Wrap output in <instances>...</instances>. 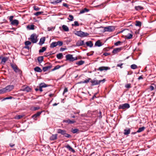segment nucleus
Segmentation results:
<instances>
[{
	"label": "nucleus",
	"instance_id": "nucleus-1",
	"mask_svg": "<svg viewBox=\"0 0 156 156\" xmlns=\"http://www.w3.org/2000/svg\"><path fill=\"white\" fill-rule=\"evenodd\" d=\"M10 65L12 68L16 73L19 74L20 75H22V71L19 69L17 66L16 64L11 63Z\"/></svg>",
	"mask_w": 156,
	"mask_h": 156
},
{
	"label": "nucleus",
	"instance_id": "nucleus-2",
	"mask_svg": "<svg viewBox=\"0 0 156 156\" xmlns=\"http://www.w3.org/2000/svg\"><path fill=\"white\" fill-rule=\"evenodd\" d=\"M105 81V79H104L102 80H95L94 79L93 80H92L91 79V81H90V82L91 83V86H94V85H98L101 82L104 83Z\"/></svg>",
	"mask_w": 156,
	"mask_h": 156
},
{
	"label": "nucleus",
	"instance_id": "nucleus-3",
	"mask_svg": "<svg viewBox=\"0 0 156 156\" xmlns=\"http://www.w3.org/2000/svg\"><path fill=\"white\" fill-rule=\"evenodd\" d=\"M75 34L80 37H85L89 35L88 33L84 32L81 31H76L75 33Z\"/></svg>",
	"mask_w": 156,
	"mask_h": 156
},
{
	"label": "nucleus",
	"instance_id": "nucleus-4",
	"mask_svg": "<svg viewBox=\"0 0 156 156\" xmlns=\"http://www.w3.org/2000/svg\"><path fill=\"white\" fill-rule=\"evenodd\" d=\"M130 107L129 104L128 103H126L119 105L118 107V109H119L126 110L129 108Z\"/></svg>",
	"mask_w": 156,
	"mask_h": 156
},
{
	"label": "nucleus",
	"instance_id": "nucleus-5",
	"mask_svg": "<svg viewBox=\"0 0 156 156\" xmlns=\"http://www.w3.org/2000/svg\"><path fill=\"white\" fill-rule=\"evenodd\" d=\"M30 39L32 42L33 43H36L37 41V37L35 34H31L30 36Z\"/></svg>",
	"mask_w": 156,
	"mask_h": 156
},
{
	"label": "nucleus",
	"instance_id": "nucleus-6",
	"mask_svg": "<svg viewBox=\"0 0 156 156\" xmlns=\"http://www.w3.org/2000/svg\"><path fill=\"white\" fill-rule=\"evenodd\" d=\"M105 31L112 32L115 30V28L113 26H109L105 27L104 29Z\"/></svg>",
	"mask_w": 156,
	"mask_h": 156
},
{
	"label": "nucleus",
	"instance_id": "nucleus-7",
	"mask_svg": "<svg viewBox=\"0 0 156 156\" xmlns=\"http://www.w3.org/2000/svg\"><path fill=\"white\" fill-rule=\"evenodd\" d=\"M14 86L13 85H9L4 88L6 92H9L14 88Z\"/></svg>",
	"mask_w": 156,
	"mask_h": 156
},
{
	"label": "nucleus",
	"instance_id": "nucleus-8",
	"mask_svg": "<svg viewBox=\"0 0 156 156\" xmlns=\"http://www.w3.org/2000/svg\"><path fill=\"white\" fill-rule=\"evenodd\" d=\"M42 111L38 112L32 116V118L35 120L37 119V117L39 116L42 113Z\"/></svg>",
	"mask_w": 156,
	"mask_h": 156
},
{
	"label": "nucleus",
	"instance_id": "nucleus-9",
	"mask_svg": "<svg viewBox=\"0 0 156 156\" xmlns=\"http://www.w3.org/2000/svg\"><path fill=\"white\" fill-rule=\"evenodd\" d=\"M66 60L69 61L70 62H73V55L71 54H67L66 56Z\"/></svg>",
	"mask_w": 156,
	"mask_h": 156
},
{
	"label": "nucleus",
	"instance_id": "nucleus-10",
	"mask_svg": "<svg viewBox=\"0 0 156 156\" xmlns=\"http://www.w3.org/2000/svg\"><path fill=\"white\" fill-rule=\"evenodd\" d=\"M110 69V68L108 67H105V66H101L99 67L98 69L97 70H99L100 71H102L104 70H109Z\"/></svg>",
	"mask_w": 156,
	"mask_h": 156
},
{
	"label": "nucleus",
	"instance_id": "nucleus-11",
	"mask_svg": "<svg viewBox=\"0 0 156 156\" xmlns=\"http://www.w3.org/2000/svg\"><path fill=\"white\" fill-rule=\"evenodd\" d=\"M122 49V47L115 48L113 49L112 53L114 54H116L117 53L120 52Z\"/></svg>",
	"mask_w": 156,
	"mask_h": 156
},
{
	"label": "nucleus",
	"instance_id": "nucleus-12",
	"mask_svg": "<svg viewBox=\"0 0 156 156\" xmlns=\"http://www.w3.org/2000/svg\"><path fill=\"white\" fill-rule=\"evenodd\" d=\"M63 0H50L51 3L53 5H57L61 2Z\"/></svg>",
	"mask_w": 156,
	"mask_h": 156
},
{
	"label": "nucleus",
	"instance_id": "nucleus-13",
	"mask_svg": "<svg viewBox=\"0 0 156 156\" xmlns=\"http://www.w3.org/2000/svg\"><path fill=\"white\" fill-rule=\"evenodd\" d=\"M149 89L151 91H152L154 90H156V83H152L149 86Z\"/></svg>",
	"mask_w": 156,
	"mask_h": 156
},
{
	"label": "nucleus",
	"instance_id": "nucleus-14",
	"mask_svg": "<svg viewBox=\"0 0 156 156\" xmlns=\"http://www.w3.org/2000/svg\"><path fill=\"white\" fill-rule=\"evenodd\" d=\"M63 122H65L68 124H72L76 122V121L73 120H71L69 119L66 120H64L63 121Z\"/></svg>",
	"mask_w": 156,
	"mask_h": 156
},
{
	"label": "nucleus",
	"instance_id": "nucleus-15",
	"mask_svg": "<svg viewBox=\"0 0 156 156\" xmlns=\"http://www.w3.org/2000/svg\"><path fill=\"white\" fill-rule=\"evenodd\" d=\"M66 132V130H62L60 129H57V133H58L60 134L63 136L64 135Z\"/></svg>",
	"mask_w": 156,
	"mask_h": 156
},
{
	"label": "nucleus",
	"instance_id": "nucleus-16",
	"mask_svg": "<svg viewBox=\"0 0 156 156\" xmlns=\"http://www.w3.org/2000/svg\"><path fill=\"white\" fill-rule=\"evenodd\" d=\"M57 138V134H52V135L50 137L49 139L51 141L56 140Z\"/></svg>",
	"mask_w": 156,
	"mask_h": 156
},
{
	"label": "nucleus",
	"instance_id": "nucleus-17",
	"mask_svg": "<svg viewBox=\"0 0 156 156\" xmlns=\"http://www.w3.org/2000/svg\"><path fill=\"white\" fill-rule=\"evenodd\" d=\"M19 22L18 20H12L11 22V24L12 25H16L17 26L19 24Z\"/></svg>",
	"mask_w": 156,
	"mask_h": 156
},
{
	"label": "nucleus",
	"instance_id": "nucleus-18",
	"mask_svg": "<svg viewBox=\"0 0 156 156\" xmlns=\"http://www.w3.org/2000/svg\"><path fill=\"white\" fill-rule=\"evenodd\" d=\"M84 44V41L83 40L78 41L76 43V45L77 46H82Z\"/></svg>",
	"mask_w": 156,
	"mask_h": 156
},
{
	"label": "nucleus",
	"instance_id": "nucleus-19",
	"mask_svg": "<svg viewBox=\"0 0 156 156\" xmlns=\"http://www.w3.org/2000/svg\"><path fill=\"white\" fill-rule=\"evenodd\" d=\"M45 40V37H41L40 39L39 44L40 45H42L44 43Z\"/></svg>",
	"mask_w": 156,
	"mask_h": 156
},
{
	"label": "nucleus",
	"instance_id": "nucleus-20",
	"mask_svg": "<svg viewBox=\"0 0 156 156\" xmlns=\"http://www.w3.org/2000/svg\"><path fill=\"white\" fill-rule=\"evenodd\" d=\"M65 147L66 148L68 149L70 151H71L73 153H74L75 152V151L73 149L70 145L68 144L66 146H65Z\"/></svg>",
	"mask_w": 156,
	"mask_h": 156
},
{
	"label": "nucleus",
	"instance_id": "nucleus-21",
	"mask_svg": "<svg viewBox=\"0 0 156 156\" xmlns=\"http://www.w3.org/2000/svg\"><path fill=\"white\" fill-rule=\"evenodd\" d=\"M52 67L51 65H50L48 66L43 67V70L45 72L47 71L48 69H50Z\"/></svg>",
	"mask_w": 156,
	"mask_h": 156
},
{
	"label": "nucleus",
	"instance_id": "nucleus-22",
	"mask_svg": "<svg viewBox=\"0 0 156 156\" xmlns=\"http://www.w3.org/2000/svg\"><path fill=\"white\" fill-rule=\"evenodd\" d=\"M86 44L88 46L91 48L93 47V44L91 41H89L86 42Z\"/></svg>",
	"mask_w": 156,
	"mask_h": 156
},
{
	"label": "nucleus",
	"instance_id": "nucleus-23",
	"mask_svg": "<svg viewBox=\"0 0 156 156\" xmlns=\"http://www.w3.org/2000/svg\"><path fill=\"white\" fill-rule=\"evenodd\" d=\"M134 8L137 11L141 10L144 9V8L143 7L139 5L135 6Z\"/></svg>",
	"mask_w": 156,
	"mask_h": 156
},
{
	"label": "nucleus",
	"instance_id": "nucleus-24",
	"mask_svg": "<svg viewBox=\"0 0 156 156\" xmlns=\"http://www.w3.org/2000/svg\"><path fill=\"white\" fill-rule=\"evenodd\" d=\"M8 58L7 57H4L2 58L1 63L3 65H4L6 62L8 60Z\"/></svg>",
	"mask_w": 156,
	"mask_h": 156
},
{
	"label": "nucleus",
	"instance_id": "nucleus-25",
	"mask_svg": "<svg viewBox=\"0 0 156 156\" xmlns=\"http://www.w3.org/2000/svg\"><path fill=\"white\" fill-rule=\"evenodd\" d=\"M34 70L37 72L41 73L42 72V70L40 67L36 66L34 68Z\"/></svg>",
	"mask_w": 156,
	"mask_h": 156
},
{
	"label": "nucleus",
	"instance_id": "nucleus-26",
	"mask_svg": "<svg viewBox=\"0 0 156 156\" xmlns=\"http://www.w3.org/2000/svg\"><path fill=\"white\" fill-rule=\"evenodd\" d=\"M130 130L129 129L127 128L124 129V134L125 135H127L129 134L130 133Z\"/></svg>",
	"mask_w": 156,
	"mask_h": 156
},
{
	"label": "nucleus",
	"instance_id": "nucleus-27",
	"mask_svg": "<svg viewBox=\"0 0 156 156\" xmlns=\"http://www.w3.org/2000/svg\"><path fill=\"white\" fill-rule=\"evenodd\" d=\"M95 45L98 47H100L102 45L101 43L100 40H98L95 43Z\"/></svg>",
	"mask_w": 156,
	"mask_h": 156
},
{
	"label": "nucleus",
	"instance_id": "nucleus-28",
	"mask_svg": "<svg viewBox=\"0 0 156 156\" xmlns=\"http://www.w3.org/2000/svg\"><path fill=\"white\" fill-rule=\"evenodd\" d=\"M56 46H57V44L56 43V42H52L50 44V47L51 48H53L55 47H56Z\"/></svg>",
	"mask_w": 156,
	"mask_h": 156
},
{
	"label": "nucleus",
	"instance_id": "nucleus-29",
	"mask_svg": "<svg viewBox=\"0 0 156 156\" xmlns=\"http://www.w3.org/2000/svg\"><path fill=\"white\" fill-rule=\"evenodd\" d=\"M89 11V9H87L86 8H84L83 9L81 10L80 12V14H83L85 12H87Z\"/></svg>",
	"mask_w": 156,
	"mask_h": 156
},
{
	"label": "nucleus",
	"instance_id": "nucleus-30",
	"mask_svg": "<svg viewBox=\"0 0 156 156\" xmlns=\"http://www.w3.org/2000/svg\"><path fill=\"white\" fill-rule=\"evenodd\" d=\"M145 129V128L144 126H143L141 127H140L136 131L137 133H140L143 131Z\"/></svg>",
	"mask_w": 156,
	"mask_h": 156
},
{
	"label": "nucleus",
	"instance_id": "nucleus-31",
	"mask_svg": "<svg viewBox=\"0 0 156 156\" xmlns=\"http://www.w3.org/2000/svg\"><path fill=\"white\" fill-rule=\"evenodd\" d=\"M63 29L65 31H69V29L68 27L66 25H63L62 26Z\"/></svg>",
	"mask_w": 156,
	"mask_h": 156
},
{
	"label": "nucleus",
	"instance_id": "nucleus-32",
	"mask_svg": "<svg viewBox=\"0 0 156 156\" xmlns=\"http://www.w3.org/2000/svg\"><path fill=\"white\" fill-rule=\"evenodd\" d=\"M85 63V61L83 60H80L79 61L76 62V64L78 66H81L83 65Z\"/></svg>",
	"mask_w": 156,
	"mask_h": 156
},
{
	"label": "nucleus",
	"instance_id": "nucleus-33",
	"mask_svg": "<svg viewBox=\"0 0 156 156\" xmlns=\"http://www.w3.org/2000/svg\"><path fill=\"white\" fill-rule=\"evenodd\" d=\"M37 60L40 63L42 62L43 60V56H40L38 57Z\"/></svg>",
	"mask_w": 156,
	"mask_h": 156
},
{
	"label": "nucleus",
	"instance_id": "nucleus-34",
	"mask_svg": "<svg viewBox=\"0 0 156 156\" xmlns=\"http://www.w3.org/2000/svg\"><path fill=\"white\" fill-rule=\"evenodd\" d=\"M34 25H31L27 26V27L30 30H34Z\"/></svg>",
	"mask_w": 156,
	"mask_h": 156
},
{
	"label": "nucleus",
	"instance_id": "nucleus-35",
	"mask_svg": "<svg viewBox=\"0 0 156 156\" xmlns=\"http://www.w3.org/2000/svg\"><path fill=\"white\" fill-rule=\"evenodd\" d=\"M63 56V54L62 53H59L57 55L56 57L58 59H61L62 58V57Z\"/></svg>",
	"mask_w": 156,
	"mask_h": 156
},
{
	"label": "nucleus",
	"instance_id": "nucleus-36",
	"mask_svg": "<svg viewBox=\"0 0 156 156\" xmlns=\"http://www.w3.org/2000/svg\"><path fill=\"white\" fill-rule=\"evenodd\" d=\"M40 108L39 107H31V109L32 111H36L37 110H38Z\"/></svg>",
	"mask_w": 156,
	"mask_h": 156
},
{
	"label": "nucleus",
	"instance_id": "nucleus-37",
	"mask_svg": "<svg viewBox=\"0 0 156 156\" xmlns=\"http://www.w3.org/2000/svg\"><path fill=\"white\" fill-rule=\"evenodd\" d=\"M40 86L42 88L45 87H48V86L44 83H41L40 84Z\"/></svg>",
	"mask_w": 156,
	"mask_h": 156
},
{
	"label": "nucleus",
	"instance_id": "nucleus-38",
	"mask_svg": "<svg viewBox=\"0 0 156 156\" xmlns=\"http://www.w3.org/2000/svg\"><path fill=\"white\" fill-rule=\"evenodd\" d=\"M135 25L136 26H138V27H140L141 25V22H140L139 21H136V23Z\"/></svg>",
	"mask_w": 156,
	"mask_h": 156
},
{
	"label": "nucleus",
	"instance_id": "nucleus-39",
	"mask_svg": "<svg viewBox=\"0 0 156 156\" xmlns=\"http://www.w3.org/2000/svg\"><path fill=\"white\" fill-rule=\"evenodd\" d=\"M31 89L29 87H25L23 91L28 92Z\"/></svg>",
	"mask_w": 156,
	"mask_h": 156
},
{
	"label": "nucleus",
	"instance_id": "nucleus-40",
	"mask_svg": "<svg viewBox=\"0 0 156 156\" xmlns=\"http://www.w3.org/2000/svg\"><path fill=\"white\" fill-rule=\"evenodd\" d=\"M79 131V129H72V132L73 133H77Z\"/></svg>",
	"mask_w": 156,
	"mask_h": 156
},
{
	"label": "nucleus",
	"instance_id": "nucleus-41",
	"mask_svg": "<svg viewBox=\"0 0 156 156\" xmlns=\"http://www.w3.org/2000/svg\"><path fill=\"white\" fill-rule=\"evenodd\" d=\"M46 48L45 47H43L41 49L39 50V52L40 53L43 52L46 50Z\"/></svg>",
	"mask_w": 156,
	"mask_h": 156
},
{
	"label": "nucleus",
	"instance_id": "nucleus-42",
	"mask_svg": "<svg viewBox=\"0 0 156 156\" xmlns=\"http://www.w3.org/2000/svg\"><path fill=\"white\" fill-rule=\"evenodd\" d=\"M133 37V35L130 34H129L127 35L126 36V38L128 39H131Z\"/></svg>",
	"mask_w": 156,
	"mask_h": 156
},
{
	"label": "nucleus",
	"instance_id": "nucleus-43",
	"mask_svg": "<svg viewBox=\"0 0 156 156\" xmlns=\"http://www.w3.org/2000/svg\"><path fill=\"white\" fill-rule=\"evenodd\" d=\"M69 18H68V19L70 21H72L73 20V19L74 18L73 16L69 15Z\"/></svg>",
	"mask_w": 156,
	"mask_h": 156
},
{
	"label": "nucleus",
	"instance_id": "nucleus-44",
	"mask_svg": "<svg viewBox=\"0 0 156 156\" xmlns=\"http://www.w3.org/2000/svg\"><path fill=\"white\" fill-rule=\"evenodd\" d=\"M91 80V79L90 78H88L87 79L84 81V83H87L90 82Z\"/></svg>",
	"mask_w": 156,
	"mask_h": 156
},
{
	"label": "nucleus",
	"instance_id": "nucleus-45",
	"mask_svg": "<svg viewBox=\"0 0 156 156\" xmlns=\"http://www.w3.org/2000/svg\"><path fill=\"white\" fill-rule=\"evenodd\" d=\"M61 66H59V65H57L54 68H53V69H52V71H55L56 69H59V68L61 67Z\"/></svg>",
	"mask_w": 156,
	"mask_h": 156
},
{
	"label": "nucleus",
	"instance_id": "nucleus-46",
	"mask_svg": "<svg viewBox=\"0 0 156 156\" xmlns=\"http://www.w3.org/2000/svg\"><path fill=\"white\" fill-rule=\"evenodd\" d=\"M57 46H61L62 45L63 42L62 41H58L56 42Z\"/></svg>",
	"mask_w": 156,
	"mask_h": 156
},
{
	"label": "nucleus",
	"instance_id": "nucleus-47",
	"mask_svg": "<svg viewBox=\"0 0 156 156\" xmlns=\"http://www.w3.org/2000/svg\"><path fill=\"white\" fill-rule=\"evenodd\" d=\"M23 117V116L22 115H16L15 117V119H18L22 118Z\"/></svg>",
	"mask_w": 156,
	"mask_h": 156
},
{
	"label": "nucleus",
	"instance_id": "nucleus-48",
	"mask_svg": "<svg viewBox=\"0 0 156 156\" xmlns=\"http://www.w3.org/2000/svg\"><path fill=\"white\" fill-rule=\"evenodd\" d=\"M131 68L132 69H135L137 68V66L136 65L133 64L131 66Z\"/></svg>",
	"mask_w": 156,
	"mask_h": 156
},
{
	"label": "nucleus",
	"instance_id": "nucleus-49",
	"mask_svg": "<svg viewBox=\"0 0 156 156\" xmlns=\"http://www.w3.org/2000/svg\"><path fill=\"white\" fill-rule=\"evenodd\" d=\"M6 93L4 88L0 89V94H3Z\"/></svg>",
	"mask_w": 156,
	"mask_h": 156
},
{
	"label": "nucleus",
	"instance_id": "nucleus-50",
	"mask_svg": "<svg viewBox=\"0 0 156 156\" xmlns=\"http://www.w3.org/2000/svg\"><path fill=\"white\" fill-rule=\"evenodd\" d=\"M79 24L78 23V22L77 21H74V24H72V26H79Z\"/></svg>",
	"mask_w": 156,
	"mask_h": 156
},
{
	"label": "nucleus",
	"instance_id": "nucleus-51",
	"mask_svg": "<svg viewBox=\"0 0 156 156\" xmlns=\"http://www.w3.org/2000/svg\"><path fill=\"white\" fill-rule=\"evenodd\" d=\"M43 12H38L34 13V15L36 16H38L43 13Z\"/></svg>",
	"mask_w": 156,
	"mask_h": 156
},
{
	"label": "nucleus",
	"instance_id": "nucleus-52",
	"mask_svg": "<svg viewBox=\"0 0 156 156\" xmlns=\"http://www.w3.org/2000/svg\"><path fill=\"white\" fill-rule=\"evenodd\" d=\"M64 136H65V137H66V138H70L71 136L70 135L66 133V132L65 133Z\"/></svg>",
	"mask_w": 156,
	"mask_h": 156
},
{
	"label": "nucleus",
	"instance_id": "nucleus-53",
	"mask_svg": "<svg viewBox=\"0 0 156 156\" xmlns=\"http://www.w3.org/2000/svg\"><path fill=\"white\" fill-rule=\"evenodd\" d=\"M31 44V42L29 41H26L25 42V44L26 46H28L30 44Z\"/></svg>",
	"mask_w": 156,
	"mask_h": 156
},
{
	"label": "nucleus",
	"instance_id": "nucleus-54",
	"mask_svg": "<svg viewBox=\"0 0 156 156\" xmlns=\"http://www.w3.org/2000/svg\"><path fill=\"white\" fill-rule=\"evenodd\" d=\"M123 64V63H122L118 64L116 66V67H119L121 69H122L123 68L122 66Z\"/></svg>",
	"mask_w": 156,
	"mask_h": 156
},
{
	"label": "nucleus",
	"instance_id": "nucleus-55",
	"mask_svg": "<svg viewBox=\"0 0 156 156\" xmlns=\"http://www.w3.org/2000/svg\"><path fill=\"white\" fill-rule=\"evenodd\" d=\"M125 87L127 88H129L131 87V84L130 83H128L126 84L125 85Z\"/></svg>",
	"mask_w": 156,
	"mask_h": 156
},
{
	"label": "nucleus",
	"instance_id": "nucleus-56",
	"mask_svg": "<svg viewBox=\"0 0 156 156\" xmlns=\"http://www.w3.org/2000/svg\"><path fill=\"white\" fill-rule=\"evenodd\" d=\"M68 91V90L67 88V87L65 88L64 91H63V95H64L65 93L67 92Z\"/></svg>",
	"mask_w": 156,
	"mask_h": 156
},
{
	"label": "nucleus",
	"instance_id": "nucleus-57",
	"mask_svg": "<svg viewBox=\"0 0 156 156\" xmlns=\"http://www.w3.org/2000/svg\"><path fill=\"white\" fill-rule=\"evenodd\" d=\"M35 11H38L39 10L40 8H38V7H37L36 6H34L33 7Z\"/></svg>",
	"mask_w": 156,
	"mask_h": 156
},
{
	"label": "nucleus",
	"instance_id": "nucleus-58",
	"mask_svg": "<svg viewBox=\"0 0 156 156\" xmlns=\"http://www.w3.org/2000/svg\"><path fill=\"white\" fill-rule=\"evenodd\" d=\"M121 43V42L120 41H119L116 42V43H115L114 45L116 46H117Z\"/></svg>",
	"mask_w": 156,
	"mask_h": 156
},
{
	"label": "nucleus",
	"instance_id": "nucleus-59",
	"mask_svg": "<svg viewBox=\"0 0 156 156\" xmlns=\"http://www.w3.org/2000/svg\"><path fill=\"white\" fill-rule=\"evenodd\" d=\"M12 98V97H6V98H3V99L2 100V101H4L5 100H7V99H11Z\"/></svg>",
	"mask_w": 156,
	"mask_h": 156
},
{
	"label": "nucleus",
	"instance_id": "nucleus-60",
	"mask_svg": "<svg viewBox=\"0 0 156 156\" xmlns=\"http://www.w3.org/2000/svg\"><path fill=\"white\" fill-rule=\"evenodd\" d=\"M13 17L14 16H11L9 17V20L10 22H11L12 20H13Z\"/></svg>",
	"mask_w": 156,
	"mask_h": 156
},
{
	"label": "nucleus",
	"instance_id": "nucleus-61",
	"mask_svg": "<svg viewBox=\"0 0 156 156\" xmlns=\"http://www.w3.org/2000/svg\"><path fill=\"white\" fill-rule=\"evenodd\" d=\"M54 28L53 27H48V31H51L52 30H54Z\"/></svg>",
	"mask_w": 156,
	"mask_h": 156
},
{
	"label": "nucleus",
	"instance_id": "nucleus-62",
	"mask_svg": "<svg viewBox=\"0 0 156 156\" xmlns=\"http://www.w3.org/2000/svg\"><path fill=\"white\" fill-rule=\"evenodd\" d=\"M62 5L64 6L65 7L67 8H68L69 7V5L67 3H63Z\"/></svg>",
	"mask_w": 156,
	"mask_h": 156
},
{
	"label": "nucleus",
	"instance_id": "nucleus-63",
	"mask_svg": "<svg viewBox=\"0 0 156 156\" xmlns=\"http://www.w3.org/2000/svg\"><path fill=\"white\" fill-rule=\"evenodd\" d=\"M103 55H105V56H107L110 55V54L108 53L105 52V53H104Z\"/></svg>",
	"mask_w": 156,
	"mask_h": 156
},
{
	"label": "nucleus",
	"instance_id": "nucleus-64",
	"mask_svg": "<svg viewBox=\"0 0 156 156\" xmlns=\"http://www.w3.org/2000/svg\"><path fill=\"white\" fill-rule=\"evenodd\" d=\"M109 50V49L108 48H105L103 49V50L105 51H108Z\"/></svg>",
	"mask_w": 156,
	"mask_h": 156
}]
</instances>
